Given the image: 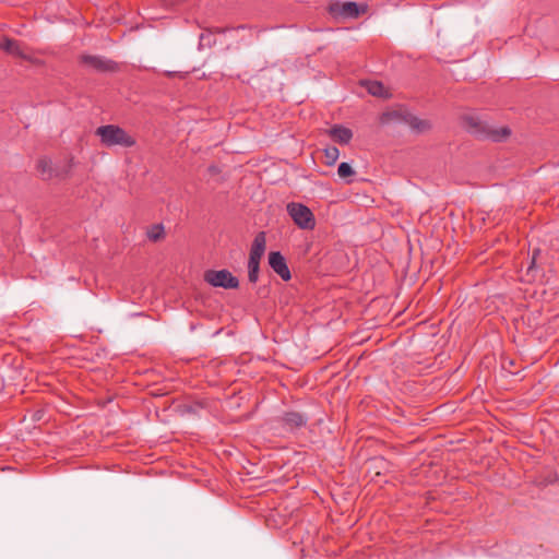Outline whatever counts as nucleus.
<instances>
[{"label": "nucleus", "mask_w": 559, "mask_h": 559, "mask_svg": "<svg viewBox=\"0 0 559 559\" xmlns=\"http://www.w3.org/2000/svg\"><path fill=\"white\" fill-rule=\"evenodd\" d=\"M464 128L472 134L483 138L489 139L493 142H499L504 140L510 135V129L507 127L495 128L488 122L481 120L476 115H467L463 119Z\"/></svg>", "instance_id": "1"}, {"label": "nucleus", "mask_w": 559, "mask_h": 559, "mask_svg": "<svg viewBox=\"0 0 559 559\" xmlns=\"http://www.w3.org/2000/svg\"><path fill=\"white\" fill-rule=\"evenodd\" d=\"M95 134L99 138L100 143L107 147L117 145L131 147L136 143L131 134L117 124L100 126L95 130Z\"/></svg>", "instance_id": "2"}, {"label": "nucleus", "mask_w": 559, "mask_h": 559, "mask_svg": "<svg viewBox=\"0 0 559 559\" xmlns=\"http://www.w3.org/2000/svg\"><path fill=\"white\" fill-rule=\"evenodd\" d=\"M287 213L299 228L308 230L314 228L316 219L308 206L292 202L287 204Z\"/></svg>", "instance_id": "3"}, {"label": "nucleus", "mask_w": 559, "mask_h": 559, "mask_svg": "<svg viewBox=\"0 0 559 559\" xmlns=\"http://www.w3.org/2000/svg\"><path fill=\"white\" fill-rule=\"evenodd\" d=\"M204 280L206 283L214 287H222L225 289H235L239 286L238 278L234 276L228 270L207 271L204 274Z\"/></svg>", "instance_id": "4"}, {"label": "nucleus", "mask_w": 559, "mask_h": 559, "mask_svg": "<svg viewBox=\"0 0 559 559\" xmlns=\"http://www.w3.org/2000/svg\"><path fill=\"white\" fill-rule=\"evenodd\" d=\"M367 7L353 1L334 2L330 4L329 11L334 17L355 19L365 13Z\"/></svg>", "instance_id": "5"}, {"label": "nucleus", "mask_w": 559, "mask_h": 559, "mask_svg": "<svg viewBox=\"0 0 559 559\" xmlns=\"http://www.w3.org/2000/svg\"><path fill=\"white\" fill-rule=\"evenodd\" d=\"M80 60L87 68L98 72H114L118 69L116 62L100 56L83 55Z\"/></svg>", "instance_id": "6"}, {"label": "nucleus", "mask_w": 559, "mask_h": 559, "mask_svg": "<svg viewBox=\"0 0 559 559\" xmlns=\"http://www.w3.org/2000/svg\"><path fill=\"white\" fill-rule=\"evenodd\" d=\"M269 264L272 270L283 280H290V271L287 266L286 260L280 251H272L269 254Z\"/></svg>", "instance_id": "7"}, {"label": "nucleus", "mask_w": 559, "mask_h": 559, "mask_svg": "<svg viewBox=\"0 0 559 559\" xmlns=\"http://www.w3.org/2000/svg\"><path fill=\"white\" fill-rule=\"evenodd\" d=\"M403 121L409 127L412 132L416 134H424L431 130L432 123L426 118L415 116L411 112H405L402 116Z\"/></svg>", "instance_id": "8"}, {"label": "nucleus", "mask_w": 559, "mask_h": 559, "mask_svg": "<svg viewBox=\"0 0 559 559\" xmlns=\"http://www.w3.org/2000/svg\"><path fill=\"white\" fill-rule=\"evenodd\" d=\"M0 49L13 57L31 60V58L25 53L21 44L17 40L11 39L9 37H3L0 39Z\"/></svg>", "instance_id": "9"}, {"label": "nucleus", "mask_w": 559, "mask_h": 559, "mask_svg": "<svg viewBox=\"0 0 559 559\" xmlns=\"http://www.w3.org/2000/svg\"><path fill=\"white\" fill-rule=\"evenodd\" d=\"M266 248V237L264 231L255 235L249 253V261L260 262Z\"/></svg>", "instance_id": "10"}, {"label": "nucleus", "mask_w": 559, "mask_h": 559, "mask_svg": "<svg viewBox=\"0 0 559 559\" xmlns=\"http://www.w3.org/2000/svg\"><path fill=\"white\" fill-rule=\"evenodd\" d=\"M282 421L286 429L293 431L306 426L308 418L298 412H287L283 415Z\"/></svg>", "instance_id": "11"}, {"label": "nucleus", "mask_w": 559, "mask_h": 559, "mask_svg": "<svg viewBox=\"0 0 559 559\" xmlns=\"http://www.w3.org/2000/svg\"><path fill=\"white\" fill-rule=\"evenodd\" d=\"M328 134L333 139V141L337 142L338 144L346 145L350 142L353 139V132L349 128H346L341 124L333 126L329 131Z\"/></svg>", "instance_id": "12"}, {"label": "nucleus", "mask_w": 559, "mask_h": 559, "mask_svg": "<svg viewBox=\"0 0 559 559\" xmlns=\"http://www.w3.org/2000/svg\"><path fill=\"white\" fill-rule=\"evenodd\" d=\"M37 170L45 180L51 179L55 176L52 162L47 157H43L38 160Z\"/></svg>", "instance_id": "13"}, {"label": "nucleus", "mask_w": 559, "mask_h": 559, "mask_svg": "<svg viewBox=\"0 0 559 559\" xmlns=\"http://www.w3.org/2000/svg\"><path fill=\"white\" fill-rule=\"evenodd\" d=\"M361 85L366 87L367 92L372 96L382 97L384 95V86L379 81H361Z\"/></svg>", "instance_id": "14"}, {"label": "nucleus", "mask_w": 559, "mask_h": 559, "mask_svg": "<svg viewBox=\"0 0 559 559\" xmlns=\"http://www.w3.org/2000/svg\"><path fill=\"white\" fill-rule=\"evenodd\" d=\"M260 262L248 260V280L250 283H257L259 278Z\"/></svg>", "instance_id": "15"}, {"label": "nucleus", "mask_w": 559, "mask_h": 559, "mask_svg": "<svg viewBox=\"0 0 559 559\" xmlns=\"http://www.w3.org/2000/svg\"><path fill=\"white\" fill-rule=\"evenodd\" d=\"M340 156V151L336 146H329L324 148V157L326 165H333Z\"/></svg>", "instance_id": "16"}, {"label": "nucleus", "mask_w": 559, "mask_h": 559, "mask_svg": "<svg viewBox=\"0 0 559 559\" xmlns=\"http://www.w3.org/2000/svg\"><path fill=\"white\" fill-rule=\"evenodd\" d=\"M337 174L341 178H348L355 175L353 167L348 163H341L337 168Z\"/></svg>", "instance_id": "17"}, {"label": "nucleus", "mask_w": 559, "mask_h": 559, "mask_svg": "<svg viewBox=\"0 0 559 559\" xmlns=\"http://www.w3.org/2000/svg\"><path fill=\"white\" fill-rule=\"evenodd\" d=\"M164 233V228L162 225H155L152 227V229L148 231V238L152 240H157L162 237Z\"/></svg>", "instance_id": "18"}, {"label": "nucleus", "mask_w": 559, "mask_h": 559, "mask_svg": "<svg viewBox=\"0 0 559 559\" xmlns=\"http://www.w3.org/2000/svg\"><path fill=\"white\" fill-rule=\"evenodd\" d=\"M385 117H386V124H388L389 122H391L393 119H395V118H396V114H395V111H390V110L386 108Z\"/></svg>", "instance_id": "19"}, {"label": "nucleus", "mask_w": 559, "mask_h": 559, "mask_svg": "<svg viewBox=\"0 0 559 559\" xmlns=\"http://www.w3.org/2000/svg\"><path fill=\"white\" fill-rule=\"evenodd\" d=\"M205 40H207V45H211V41H210V34H201L200 36V44L202 45Z\"/></svg>", "instance_id": "20"}, {"label": "nucleus", "mask_w": 559, "mask_h": 559, "mask_svg": "<svg viewBox=\"0 0 559 559\" xmlns=\"http://www.w3.org/2000/svg\"><path fill=\"white\" fill-rule=\"evenodd\" d=\"M535 259H536V257H535V254H534V255H533L532 263H531V265L528 266V272H531V271H532V269L534 267V265H535Z\"/></svg>", "instance_id": "21"}]
</instances>
